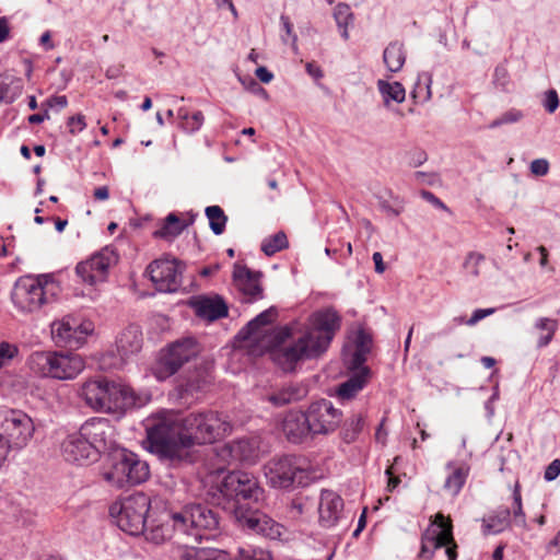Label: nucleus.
Returning <instances> with one entry per match:
<instances>
[{
    "label": "nucleus",
    "instance_id": "nucleus-4",
    "mask_svg": "<svg viewBox=\"0 0 560 560\" xmlns=\"http://www.w3.org/2000/svg\"><path fill=\"white\" fill-rule=\"evenodd\" d=\"M79 395L91 409L117 416L136 405V396L128 386L106 377L84 382Z\"/></svg>",
    "mask_w": 560,
    "mask_h": 560
},
{
    "label": "nucleus",
    "instance_id": "nucleus-43",
    "mask_svg": "<svg viewBox=\"0 0 560 560\" xmlns=\"http://www.w3.org/2000/svg\"><path fill=\"white\" fill-rule=\"evenodd\" d=\"M363 429V419L361 416L354 415L349 420L346 421L345 427L342 429V438L345 442L351 443L353 442L359 433Z\"/></svg>",
    "mask_w": 560,
    "mask_h": 560
},
{
    "label": "nucleus",
    "instance_id": "nucleus-61",
    "mask_svg": "<svg viewBox=\"0 0 560 560\" xmlns=\"http://www.w3.org/2000/svg\"><path fill=\"white\" fill-rule=\"evenodd\" d=\"M68 105V100L65 95H57L46 100L42 107L62 109Z\"/></svg>",
    "mask_w": 560,
    "mask_h": 560
},
{
    "label": "nucleus",
    "instance_id": "nucleus-12",
    "mask_svg": "<svg viewBox=\"0 0 560 560\" xmlns=\"http://www.w3.org/2000/svg\"><path fill=\"white\" fill-rule=\"evenodd\" d=\"M200 350V345L195 337L188 336L175 340L160 353L154 372L156 378L162 381L174 375L184 364L195 359Z\"/></svg>",
    "mask_w": 560,
    "mask_h": 560
},
{
    "label": "nucleus",
    "instance_id": "nucleus-60",
    "mask_svg": "<svg viewBox=\"0 0 560 560\" xmlns=\"http://www.w3.org/2000/svg\"><path fill=\"white\" fill-rule=\"evenodd\" d=\"M67 125L69 127V131L72 135H75L77 132H80L85 128L84 116L83 115L71 116V117H69Z\"/></svg>",
    "mask_w": 560,
    "mask_h": 560
},
{
    "label": "nucleus",
    "instance_id": "nucleus-49",
    "mask_svg": "<svg viewBox=\"0 0 560 560\" xmlns=\"http://www.w3.org/2000/svg\"><path fill=\"white\" fill-rule=\"evenodd\" d=\"M80 287L74 288L73 293L77 298H81L82 300L88 299L90 301L94 300L97 295V290L95 288V282H79Z\"/></svg>",
    "mask_w": 560,
    "mask_h": 560
},
{
    "label": "nucleus",
    "instance_id": "nucleus-9",
    "mask_svg": "<svg viewBox=\"0 0 560 560\" xmlns=\"http://www.w3.org/2000/svg\"><path fill=\"white\" fill-rule=\"evenodd\" d=\"M31 370L57 380H71L84 369L83 359L72 352L36 351L28 359Z\"/></svg>",
    "mask_w": 560,
    "mask_h": 560
},
{
    "label": "nucleus",
    "instance_id": "nucleus-50",
    "mask_svg": "<svg viewBox=\"0 0 560 560\" xmlns=\"http://www.w3.org/2000/svg\"><path fill=\"white\" fill-rule=\"evenodd\" d=\"M262 277L260 271H252L246 266L235 264L232 280H258Z\"/></svg>",
    "mask_w": 560,
    "mask_h": 560
},
{
    "label": "nucleus",
    "instance_id": "nucleus-26",
    "mask_svg": "<svg viewBox=\"0 0 560 560\" xmlns=\"http://www.w3.org/2000/svg\"><path fill=\"white\" fill-rule=\"evenodd\" d=\"M196 314L203 319L214 322L226 317L229 307L225 301L219 296H202L195 303Z\"/></svg>",
    "mask_w": 560,
    "mask_h": 560
},
{
    "label": "nucleus",
    "instance_id": "nucleus-32",
    "mask_svg": "<svg viewBox=\"0 0 560 560\" xmlns=\"http://www.w3.org/2000/svg\"><path fill=\"white\" fill-rule=\"evenodd\" d=\"M21 79L8 73H0V103H12L22 93Z\"/></svg>",
    "mask_w": 560,
    "mask_h": 560
},
{
    "label": "nucleus",
    "instance_id": "nucleus-46",
    "mask_svg": "<svg viewBox=\"0 0 560 560\" xmlns=\"http://www.w3.org/2000/svg\"><path fill=\"white\" fill-rule=\"evenodd\" d=\"M180 560H215V551L211 548H190Z\"/></svg>",
    "mask_w": 560,
    "mask_h": 560
},
{
    "label": "nucleus",
    "instance_id": "nucleus-15",
    "mask_svg": "<svg viewBox=\"0 0 560 560\" xmlns=\"http://www.w3.org/2000/svg\"><path fill=\"white\" fill-rule=\"evenodd\" d=\"M81 431L88 439L91 447L96 452L97 459L101 454L112 452L117 448L116 429L106 418L95 417L85 421L81 427Z\"/></svg>",
    "mask_w": 560,
    "mask_h": 560
},
{
    "label": "nucleus",
    "instance_id": "nucleus-7",
    "mask_svg": "<svg viewBox=\"0 0 560 560\" xmlns=\"http://www.w3.org/2000/svg\"><path fill=\"white\" fill-rule=\"evenodd\" d=\"M31 417L20 409L0 406V465L10 450L26 446L34 433Z\"/></svg>",
    "mask_w": 560,
    "mask_h": 560
},
{
    "label": "nucleus",
    "instance_id": "nucleus-64",
    "mask_svg": "<svg viewBox=\"0 0 560 560\" xmlns=\"http://www.w3.org/2000/svg\"><path fill=\"white\" fill-rule=\"evenodd\" d=\"M255 74L262 83H269L273 79V74L266 67H258Z\"/></svg>",
    "mask_w": 560,
    "mask_h": 560
},
{
    "label": "nucleus",
    "instance_id": "nucleus-5",
    "mask_svg": "<svg viewBox=\"0 0 560 560\" xmlns=\"http://www.w3.org/2000/svg\"><path fill=\"white\" fill-rule=\"evenodd\" d=\"M182 443L185 448L213 443L232 432V423L226 416L214 410H202L180 416Z\"/></svg>",
    "mask_w": 560,
    "mask_h": 560
},
{
    "label": "nucleus",
    "instance_id": "nucleus-10",
    "mask_svg": "<svg viewBox=\"0 0 560 560\" xmlns=\"http://www.w3.org/2000/svg\"><path fill=\"white\" fill-rule=\"evenodd\" d=\"M149 476L148 463L126 448H118L112 453L110 467L104 472L105 480L117 488L140 485Z\"/></svg>",
    "mask_w": 560,
    "mask_h": 560
},
{
    "label": "nucleus",
    "instance_id": "nucleus-47",
    "mask_svg": "<svg viewBox=\"0 0 560 560\" xmlns=\"http://www.w3.org/2000/svg\"><path fill=\"white\" fill-rule=\"evenodd\" d=\"M334 18L336 20L338 27H342V26H348L352 22L353 14L348 4L339 3L335 8Z\"/></svg>",
    "mask_w": 560,
    "mask_h": 560
},
{
    "label": "nucleus",
    "instance_id": "nucleus-21",
    "mask_svg": "<svg viewBox=\"0 0 560 560\" xmlns=\"http://www.w3.org/2000/svg\"><path fill=\"white\" fill-rule=\"evenodd\" d=\"M319 523L323 527L330 528L338 524L343 513V500L332 490H322L319 497Z\"/></svg>",
    "mask_w": 560,
    "mask_h": 560
},
{
    "label": "nucleus",
    "instance_id": "nucleus-27",
    "mask_svg": "<svg viewBox=\"0 0 560 560\" xmlns=\"http://www.w3.org/2000/svg\"><path fill=\"white\" fill-rule=\"evenodd\" d=\"M142 332L136 325H129L116 339L117 352L121 360L139 352L142 348Z\"/></svg>",
    "mask_w": 560,
    "mask_h": 560
},
{
    "label": "nucleus",
    "instance_id": "nucleus-19",
    "mask_svg": "<svg viewBox=\"0 0 560 560\" xmlns=\"http://www.w3.org/2000/svg\"><path fill=\"white\" fill-rule=\"evenodd\" d=\"M61 454L67 462L79 465H88L97 460L96 452L91 447L81 429L68 434L62 441Z\"/></svg>",
    "mask_w": 560,
    "mask_h": 560
},
{
    "label": "nucleus",
    "instance_id": "nucleus-42",
    "mask_svg": "<svg viewBox=\"0 0 560 560\" xmlns=\"http://www.w3.org/2000/svg\"><path fill=\"white\" fill-rule=\"evenodd\" d=\"M535 327L537 329L546 331V335L540 336L537 342V346L539 348H542L546 347L552 340L558 327V323L556 319L541 317L536 322Z\"/></svg>",
    "mask_w": 560,
    "mask_h": 560
},
{
    "label": "nucleus",
    "instance_id": "nucleus-41",
    "mask_svg": "<svg viewBox=\"0 0 560 560\" xmlns=\"http://www.w3.org/2000/svg\"><path fill=\"white\" fill-rule=\"evenodd\" d=\"M288 246V238L283 232H278L275 235H271L265 238L261 243V250L267 256H272L276 253Z\"/></svg>",
    "mask_w": 560,
    "mask_h": 560
},
{
    "label": "nucleus",
    "instance_id": "nucleus-48",
    "mask_svg": "<svg viewBox=\"0 0 560 560\" xmlns=\"http://www.w3.org/2000/svg\"><path fill=\"white\" fill-rule=\"evenodd\" d=\"M366 354L364 350H355L351 353V355L347 360L348 369L354 372H359L361 369H369L364 365L366 361Z\"/></svg>",
    "mask_w": 560,
    "mask_h": 560
},
{
    "label": "nucleus",
    "instance_id": "nucleus-23",
    "mask_svg": "<svg viewBox=\"0 0 560 560\" xmlns=\"http://www.w3.org/2000/svg\"><path fill=\"white\" fill-rule=\"evenodd\" d=\"M208 383L207 371L205 369L195 370L176 386L177 399L183 404L191 405L198 399V394L203 390Z\"/></svg>",
    "mask_w": 560,
    "mask_h": 560
},
{
    "label": "nucleus",
    "instance_id": "nucleus-16",
    "mask_svg": "<svg viewBox=\"0 0 560 560\" xmlns=\"http://www.w3.org/2000/svg\"><path fill=\"white\" fill-rule=\"evenodd\" d=\"M305 413L314 435L334 432L342 420L341 411L327 399L313 401Z\"/></svg>",
    "mask_w": 560,
    "mask_h": 560
},
{
    "label": "nucleus",
    "instance_id": "nucleus-20",
    "mask_svg": "<svg viewBox=\"0 0 560 560\" xmlns=\"http://www.w3.org/2000/svg\"><path fill=\"white\" fill-rule=\"evenodd\" d=\"M282 432L287 440L293 444H302L314 436L305 412L289 411L281 424Z\"/></svg>",
    "mask_w": 560,
    "mask_h": 560
},
{
    "label": "nucleus",
    "instance_id": "nucleus-58",
    "mask_svg": "<svg viewBox=\"0 0 560 560\" xmlns=\"http://www.w3.org/2000/svg\"><path fill=\"white\" fill-rule=\"evenodd\" d=\"M280 22L282 24V27L285 32V34L292 39V48L294 50L298 49V36L296 34L293 32V24L291 23L289 16L287 15H281L280 16Z\"/></svg>",
    "mask_w": 560,
    "mask_h": 560
},
{
    "label": "nucleus",
    "instance_id": "nucleus-29",
    "mask_svg": "<svg viewBox=\"0 0 560 560\" xmlns=\"http://www.w3.org/2000/svg\"><path fill=\"white\" fill-rule=\"evenodd\" d=\"M370 369H361L352 373L347 381L338 386L337 395L342 400L353 398L368 383Z\"/></svg>",
    "mask_w": 560,
    "mask_h": 560
},
{
    "label": "nucleus",
    "instance_id": "nucleus-38",
    "mask_svg": "<svg viewBox=\"0 0 560 560\" xmlns=\"http://www.w3.org/2000/svg\"><path fill=\"white\" fill-rule=\"evenodd\" d=\"M177 116L180 119L179 127L186 132H196L198 131L205 120L203 114L200 110H197L189 115V113L185 108H179L177 110Z\"/></svg>",
    "mask_w": 560,
    "mask_h": 560
},
{
    "label": "nucleus",
    "instance_id": "nucleus-34",
    "mask_svg": "<svg viewBox=\"0 0 560 560\" xmlns=\"http://www.w3.org/2000/svg\"><path fill=\"white\" fill-rule=\"evenodd\" d=\"M468 472V466L456 467L453 470V472L446 478L443 485L444 490L453 497L457 495L466 482Z\"/></svg>",
    "mask_w": 560,
    "mask_h": 560
},
{
    "label": "nucleus",
    "instance_id": "nucleus-53",
    "mask_svg": "<svg viewBox=\"0 0 560 560\" xmlns=\"http://www.w3.org/2000/svg\"><path fill=\"white\" fill-rule=\"evenodd\" d=\"M494 308H478L476 310L471 317L467 320H464L463 317H456L454 318L455 322H457L458 324H467L468 326H474L476 325L479 320L483 319L485 317L491 315L494 313Z\"/></svg>",
    "mask_w": 560,
    "mask_h": 560
},
{
    "label": "nucleus",
    "instance_id": "nucleus-44",
    "mask_svg": "<svg viewBox=\"0 0 560 560\" xmlns=\"http://www.w3.org/2000/svg\"><path fill=\"white\" fill-rule=\"evenodd\" d=\"M511 514H513L514 517V524L520 527H526V515L523 511L522 505V495H521V489L520 485L516 483L513 490V505Z\"/></svg>",
    "mask_w": 560,
    "mask_h": 560
},
{
    "label": "nucleus",
    "instance_id": "nucleus-14",
    "mask_svg": "<svg viewBox=\"0 0 560 560\" xmlns=\"http://www.w3.org/2000/svg\"><path fill=\"white\" fill-rule=\"evenodd\" d=\"M443 546H446V555L448 560H456V544L454 542L452 524L450 520H445L443 514L439 513L435 516L434 526L429 528L422 536V545L419 557L424 560H430L433 551Z\"/></svg>",
    "mask_w": 560,
    "mask_h": 560
},
{
    "label": "nucleus",
    "instance_id": "nucleus-37",
    "mask_svg": "<svg viewBox=\"0 0 560 560\" xmlns=\"http://www.w3.org/2000/svg\"><path fill=\"white\" fill-rule=\"evenodd\" d=\"M234 560H272L270 553L252 545L237 546L233 553Z\"/></svg>",
    "mask_w": 560,
    "mask_h": 560
},
{
    "label": "nucleus",
    "instance_id": "nucleus-17",
    "mask_svg": "<svg viewBox=\"0 0 560 560\" xmlns=\"http://www.w3.org/2000/svg\"><path fill=\"white\" fill-rule=\"evenodd\" d=\"M54 282H14L11 301L21 313H33L48 301L47 285Z\"/></svg>",
    "mask_w": 560,
    "mask_h": 560
},
{
    "label": "nucleus",
    "instance_id": "nucleus-11",
    "mask_svg": "<svg viewBox=\"0 0 560 560\" xmlns=\"http://www.w3.org/2000/svg\"><path fill=\"white\" fill-rule=\"evenodd\" d=\"M149 510L150 498L142 492H137L113 504L109 511L122 532L138 536L144 533Z\"/></svg>",
    "mask_w": 560,
    "mask_h": 560
},
{
    "label": "nucleus",
    "instance_id": "nucleus-31",
    "mask_svg": "<svg viewBox=\"0 0 560 560\" xmlns=\"http://www.w3.org/2000/svg\"><path fill=\"white\" fill-rule=\"evenodd\" d=\"M511 511L501 506L493 515L482 520V533L485 535L499 534L510 524Z\"/></svg>",
    "mask_w": 560,
    "mask_h": 560
},
{
    "label": "nucleus",
    "instance_id": "nucleus-3",
    "mask_svg": "<svg viewBox=\"0 0 560 560\" xmlns=\"http://www.w3.org/2000/svg\"><path fill=\"white\" fill-rule=\"evenodd\" d=\"M148 450L171 466L192 463V455L182 443L180 416L165 411L148 420L145 425Z\"/></svg>",
    "mask_w": 560,
    "mask_h": 560
},
{
    "label": "nucleus",
    "instance_id": "nucleus-24",
    "mask_svg": "<svg viewBox=\"0 0 560 560\" xmlns=\"http://www.w3.org/2000/svg\"><path fill=\"white\" fill-rule=\"evenodd\" d=\"M185 265L168 255L153 260L145 269L149 280H175L182 277Z\"/></svg>",
    "mask_w": 560,
    "mask_h": 560
},
{
    "label": "nucleus",
    "instance_id": "nucleus-8",
    "mask_svg": "<svg viewBox=\"0 0 560 560\" xmlns=\"http://www.w3.org/2000/svg\"><path fill=\"white\" fill-rule=\"evenodd\" d=\"M264 470L268 483L278 489L305 487L315 478L306 459L293 455L272 458Z\"/></svg>",
    "mask_w": 560,
    "mask_h": 560
},
{
    "label": "nucleus",
    "instance_id": "nucleus-57",
    "mask_svg": "<svg viewBox=\"0 0 560 560\" xmlns=\"http://www.w3.org/2000/svg\"><path fill=\"white\" fill-rule=\"evenodd\" d=\"M530 172L536 176H545L549 172V162L546 159H536L530 163Z\"/></svg>",
    "mask_w": 560,
    "mask_h": 560
},
{
    "label": "nucleus",
    "instance_id": "nucleus-35",
    "mask_svg": "<svg viewBox=\"0 0 560 560\" xmlns=\"http://www.w3.org/2000/svg\"><path fill=\"white\" fill-rule=\"evenodd\" d=\"M186 226L187 224L183 223L176 214L170 213L165 218L163 226L155 231L154 235L161 238H173L178 236Z\"/></svg>",
    "mask_w": 560,
    "mask_h": 560
},
{
    "label": "nucleus",
    "instance_id": "nucleus-56",
    "mask_svg": "<svg viewBox=\"0 0 560 560\" xmlns=\"http://www.w3.org/2000/svg\"><path fill=\"white\" fill-rule=\"evenodd\" d=\"M420 196L431 203L433 207L441 209L445 212H451L450 208L440 199L438 198L433 192L429 190H421Z\"/></svg>",
    "mask_w": 560,
    "mask_h": 560
},
{
    "label": "nucleus",
    "instance_id": "nucleus-18",
    "mask_svg": "<svg viewBox=\"0 0 560 560\" xmlns=\"http://www.w3.org/2000/svg\"><path fill=\"white\" fill-rule=\"evenodd\" d=\"M118 261V254L110 246L104 247L89 259L81 261L75 267V273L82 280H96L106 277L108 269Z\"/></svg>",
    "mask_w": 560,
    "mask_h": 560
},
{
    "label": "nucleus",
    "instance_id": "nucleus-39",
    "mask_svg": "<svg viewBox=\"0 0 560 560\" xmlns=\"http://www.w3.org/2000/svg\"><path fill=\"white\" fill-rule=\"evenodd\" d=\"M488 265L489 264L483 255L479 253H470L464 262V268L467 276L477 278L486 275L485 269Z\"/></svg>",
    "mask_w": 560,
    "mask_h": 560
},
{
    "label": "nucleus",
    "instance_id": "nucleus-28",
    "mask_svg": "<svg viewBox=\"0 0 560 560\" xmlns=\"http://www.w3.org/2000/svg\"><path fill=\"white\" fill-rule=\"evenodd\" d=\"M277 315L275 307L261 312L240 330L237 337L242 340H258L259 336L266 331V327L277 318Z\"/></svg>",
    "mask_w": 560,
    "mask_h": 560
},
{
    "label": "nucleus",
    "instance_id": "nucleus-6",
    "mask_svg": "<svg viewBox=\"0 0 560 560\" xmlns=\"http://www.w3.org/2000/svg\"><path fill=\"white\" fill-rule=\"evenodd\" d=\"M171 520L175 532L187 537L186 545L214 537L220 524L219 514L203 504L186 505L179 512L172 513Z\"/></svg>",
    "mask_w": 560,
    "mask_h": 560
},
{
    "label": "nucleus",
    "instance_id": "nucleus-33",
    "mask_svg": "<svg viewBox=\"0 0 560 560\" xmlns=\"http://www.w3.org/2000/svg\"><path fill=\"white\" fill-rule=\"evenodd\" d=\"M377 89L386 106H388L392 101L402 103L406 98V91L400 82L378 80Z\"/></svg>",
    "mask_w": 560,
    "mask_h": 560
},
{
    "label": "nucleus",
    "instance_id": "nucleus-30",
    "mask_svg": "<svg viewBox=\"0 0 560 560\" xmlns=\"http://www.w3.org/2000/svg\"><path fill=\"white\" fill-rule=\"evenodd\" d=\"M383 61L390 72H398L405 65L406 51L399 42L389 43L383 52Z\"/></svg>",
    "mask_w": 560,
    "mask_h": 560
},
{
    "label": "nucleus",
    "instance_id": "nucleus-45",
    "mask_svg": "<svg viewBox=\"0 0 560 560\" xmlns=\"http://www.w3.org/2000/svg\"><path fill=\"white\" fill-rule=\"evenodd\" d=\"M523 113L518 109L512 108L503 113L500 117L489 124L490 129L498 128L502 125L514 124L523 118Z\"/></svg>",
    "mask_w": 560,
    "mask_h": 560
},
{
    "label": "nucleus",
    "instance_id": "nucleus-62",
    "mask_svg": "<svg viewBox=\"0 0 560 560\" xmlns=\"http://www.w3.org/2000/svg\"><path fill=\"white\" fill-rule=\"evenodd\" d=\"M242 83L252 93L260 96L264 100H268V97H269L268 92L259 83H257L254 79H249L248 83H246L245 81H242Z\"/></svg>",
    "mask_w": 560,
    "mask_h": 560
},
{
    "label": "nucleus",
    "instance_id": "nucleus-1",
    "mask_svg": "<svg viewBox=\"0 0 560 560\" xmlns=\"http://www.w3.org/2000/svg\"><path fill=\"white\" fill-rule=\"evenodd\" d=\"M340 323L336 311L324 308L312 313L305 322L294 319L278 327L270 341L272 361L285 373L295 372L303 362L327 351Z\"/></svg>",
    "mask_w": 560,
    "mask_h": 560
},
{
    "label": "nucleus",
    "instance_id": "nucleus-13",
    "mask_svg": "<svg viewBox=\"0 0 560 560\" xmlns=\"http://www.w3.org/2000/svg\"><path fill=\"white\" fill-rule=\"evenodd\" d=\"M52 340L57 346L78 349L94 331V324L74 315H66L50 325Z\"/></svg>",
    "mask_w": 560,
    "mask_h": 560
},
{
    "label": "nucleus",
    "instance_id": "nucleus-40",
    "mask_svg": "<svg viewBox=\"0 0 560 560\" xmlns=\"http://www.w3.org/2000/svg\"><path fill=\"white\" fill-rule=\"evenodd\" d=\"M205 212L209 220L211 231L215 235L222 234L225 230V224L228 221L223 210L219 206H209L206 208Z\"/></svg>",
    "mask_w": 560,
    "mask_h": 560
},
{
    "label": "nucleus",
    "instance_id": "nucleus-54",
    "mask_svg": "<svg viewBox=\"0 0 560 560\" xmlns=\"http://www.w3.org/2000/svg\"><path fill=\"white\" fill-rule=\"evenodd\" d=\"M544 106L548 113L556 112L559 106V97L556 90H549L545 93Z\"/></svg>",
    "mask_w": 560,
    "mask_h": 560
},
{
    "label": "nucleus",
    "instance_id": "nucleus-52",
    "mask_svg": "<svg viewBox=\"0 0 560 560\" xmlns=\"http://www.w3.org/2000/svg\"><path fill=\"white\" fill-rule=\"evenodd\" d=\"M19 352L15 345L9 342L0 343V368L7 365Z\"/></svg>",
    "mask_w": 560,
    "mask_h": 560
},
{
    "label": "nucleus",
    "instance_id": "nucleus-2",
    "mask_svg": "<svg viewBox=\"0 0 560 560\" xmlns=\"http://www.w3.org/2000/svg\"><path fill=\"white\" fill-rule=\"evenodd\" d=\"M262 493L264 490L257 478L243 470L218 476L217 481L207 492L212 504L233 512L235 522L242 529L276 538L281 534L279 524L258 509L249 506L250 502L257 503L262 498Z\"/></svg>",
    "mask_w": 560,
    "mask_h": 560
},
{
    "label": "nucleus",
    "instance_id": "nucleus-25",
    "mask_svg": "<svg viewBox=\"0 0 560 560\" xmlns=\"http://www.w3.org/2000/svg\"><path fill=\"white\" fill-rule=\"evenodd\" d=\"M222 453H228L233 462L252 464L258 458V443L255 439H238L225 445Z\"/></svg>",
    "mask_w": 560,
    "mask_h": 560
},
{
    "label": "nucleus",
    "instance_id": "nucleus-22",
    "mask_svg": "<svg viewBox=\"0 0 560 560\" xmlns=\"http://www.w3.org/2000/svg\"><path fill=\"white\" fill-rule=\"evenodd\" d=\"M308 394V387L302 382H289L275 387L265 396V400L280 408L304 399Z\"/></svg>",
    "mask_w": 560,
    "mask_h": 560
},
{
    "label": "nucleus",
    "instance_id": "nucleus-63",
    "mask_svg": "<svg viewBox=\"0 0 560 560\" xmlns=\"http://www.w3.org/2000/svg\"><path fill=\"white\" fill-rule=\"evenodd\" d=\"M560 475V459L552 460L546 468L544 478L547 481L555 480Z\"/></svg>",
    "mask_w": 560,
    "mask_h": 560
},
{
    "label": "nucleus",
    "instance_id": "nucleus-51",
    "mask_svg": "<svg viewBox=\"0 0 560 560\" xmlns=\"http://www.w3.org/2000/svg\"><path fill=\"white\" fill-rule=\"evenodd\" d=\"M493 83L502 90H508L510 84V74L505 65L501 63L495 67Z\"/></svg>",
    "mask_w": 560,
    "mask_h": 560
},
{
    "label": "nucleus",
    "instance_id": "nucleus-36",
    "mask_svg": "<svg viewBox=\"0 0 560 560\" xmlns=\"http://www.w3.org/2000/svg\"><path fill=\"white\" fill-rule=\"evenodd\" d=\"M240 300L244 303H252L262 299L264 289L259 282H234Z\"/></svg>",
    "mask_w": 560,
    "mask_h": 560
},
{
    "label": "nucleus",
    "instance_id": "nucleus-59",
    "mask_svg": "<svg viewBox=\"0 0 560 560\" xmlns=\"http://www.w3.org/2000/svg\"><path fill=\"white\" fill-rule=\"evenodd\" d=\"M371 337L365 334L363 330H360L355 337V350H364L365 353H369L371 350Z\"/></svg>",
    "mask_w": 560,
    "mask_h": 560
},
{
    "label": "nucleus",
    "instance_id": "nucleus-55",
    "mask_svg": "<svg viewBox=\"0 0 560 560\" xmlns=\"http://www.w3.org/2000/svg\"><path fill=\"white\" fill-rule=\"evenodd\" d=\"M380 206L383 211H385L388 215L392 217H398L404 211V202L398 199H396L395 206H393L387 200L381 201Z\"/></svg>",
    "mask_w": 560,
    "mask_h": 560
}]
</instances>
